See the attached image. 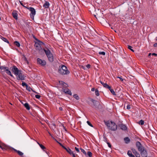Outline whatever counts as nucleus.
<instances>
[{
	"label": "nucleus",
	"instance_id": "4468645a",
	"mask_svg": "<svg viewBox=\"0 0 157 157\" xmlns=\"http://www.w3.org/2000/svg\"><path fill=\"white\" fill-rule=\"evenodd\" d=\"M63 91L66 94H68L70 95H72V93L71 91L69 90L68 89H67L63 88Z\"/></svg>",
	"mask_w": 157,
	"mask_h": 157
},
{
	"label": "nucleus",
	"instance_id": "393cba45",
	"mask_svg": "<svg viewBox=\"0 0 157 157\" xmlns=\"http://www.w3.org/2000/svg\"><path fill=\"white\" fill-rule=\"evenodd\" d=\"M109 89L113 95H116L115 92L114 91L113 89H111V87L110 88H109Z\"/></svg>",
	"mask_w": 157,
	"mask_h": 157
},
{
	"label": "nucleus",
	"instance_id": "13d9d810",
	"mask_svg": "<svg viewBox=\"0 0 157 157\" xmlns=\"http://www.w3.org/2000/svg\"><path fill=\"white\" fill-rule=\"evenodd\" d=\"M71 155H72L73 157H76L75 155L73 153V152H72V153H71Z\"/></svg>",
	"mask_w": 157,
	"mask_h": 157
},
{
	"label": "nucleus",
	"instance_id": "39448f33",
	"mask_svg": "<svg viewBox=\"0 0 157 157\" xmlns=\"http://www.w3.org/2000/svg\"><path fill=\"white\" fill-rule=\"evenodd\" d=\"M45 54L47 56L49 60L52 62L54 60V57L51 51L48 49L45 51Z\"/></svg>",
	"mask_w": 157,
	"mask_h": 157
},
{
	"label": "nucleus",
	"instance_id": "69168bd1",
	"mask_svg": "<svg viewBox=\"0 0 157 157\" xmlns=\"http://www.w3.org/2000/svg\"><path fill=\"white\" fill-rule=\"evenodd\" d=\"M151 53H149V54H148V56L149 57H150V56H151Z\"/></svg>",
	"mask_w": 157,
	"mask_h": 157
},
{
	"label": "nucleus",
	"instance_id": "de8ad7c7",
	"mask_svg": "<svg viewBox=\"0 0 157 157\" xmlns=\"http://www.w3.org/2000/svg\"><path fill=\"white\" fill-rule=\"evenodd\" d=\"M107 143L108 145V147L110 148H111V145L110 144L109 142H107Z\"/></svg>",
	"mask_w": 157,
	"mask_h": 157
},
{
	"label": "nucleus",
	"instance_id": "09e8293b",
	"mask_svg": "<svg viewBox=\"0 0 157 157\" xmlns=\"http://www.w3.org/2000/svg\"><path fill=\"white\" fill-rule=\"evenodd\" d=\"M86 67H87L88 68H90V65L89 64H87L86 65Z\"/></svg>",
	"mask_w": 157,
	"mask_h": 157
},
{
	"label": "nucleus",
	"instance_id": "3c124183",
	"mask_svg": "<svg viewBox=\"0 0 157 157\" xmlns=\"http://www.w3.org/2000/svg\"><path fill=\"white\" fill-rule=\"evenodd\" d=\"M154 47H157V43H155L154 44Z\"/></svg>",
	"mask_w": 157,
	"mask_h": 157
},
{
	"label": "nucleus",
	"instance_id": "72a5a7b5",
	"mask_svg": "<svg viewBox=\"0 0 157 157\" xmlns=\"http://www.w3.org/2000/svg\"><path fill=\"white\" fill-rule=\"evenodd\" d=\"M95 94L97 96H98L99 95V91L97 89H96L95 91Z\"/></svg>",
	"mask_w": 157,
	"mask_h": 157
},
{
	"label": "nucleus",
	"instance_id": "f704fd0d",
	"mask_svg": "<svg viewBox=\"0 0 157 157\" xmlns=\"http://www.w3.org/2000/svg\"><path fill=\"white\" fill-rule=\"evenodd\" d=\"M39 145L40 147L41 148L44 150V149H45L46 148L45 147L43 146V145L41 144H39Z\"/></svg>",
	"mask_w": 157,
	"mask_h": 157
},
{
	"label": "nucleus",
	"instance_id": "c85d7f7f",
	"mask_svg": "<svg viewBox=\"0 0 157 157\" xmlns=\"http://www.w3.org/2000/svg\"><path fill=\"white\" fill-rule=\"evenodd\" d=\"M14 44L17 47H19L20 45V43L17 41H15L14 42Z\"/></svg>",
	"mask_w": 157,
	"mask_h": 157
},
{
	"label": "nucleus",
	"instance_id": "bf43d9fd",
	"mask_svg": "<svg viewBox=\"0 0 157 157\" xmlns=\"http://www.w3.org/2000/svg\"><path fill=\"white\" fill-rule=\"evenodd\" d=\"M95 90V89L94 88H93L91 89V91H94Z\"/></svg>",
	"mask_w": 157,
	"mask_h": 157
},
{
	"label": "nucleus",
	"instance_id": "473e14b6",
	"mask_svg": "<svg viewBox=\"0 0 157 157\" xmlns=\"http://www.w3.org/2000/svg\"><path fill=\"white\" fill-rule=\"evenodd\" d=\"M22 59L24 60L27 64H28L29 63L28 61L27 60V58L24 56L22 57Z\"/></svg>",
	"mask_w": 157,
	"mask_h": 157
},
{
	"label": "nucleus",
	"instance_id": "4be33fe9",
	"mask_svg": "<svg viewBox=\"0 0 157 157\" xmlns=\"http://www.w3.org/2000/svg\"><path fill=\"white\" fill-rule=\"evenodd\" d=\"M127 154L129 157H135V156L132 154V152L130 151H128Z\"/></svg>",
	"mask_w": 157,
	"mask_h": 157
},
{
	"label": "nucleus",
	"instance_id": "2eb2a0df",
	"mask_svg": "<svg viewBox=\"0 0 157 157\" xmlns=\"http://www.w3.org/2000/svg\"><path fill=\"white\" fill-rule=\"evenodd\" d=\"M50 6V3L48 1H45V2L44 4L43 5V7L45 8V9H48V8Z\"/></svg>",
	"mask_w": 157,
	"mask_h": 157
},
{
	"label": "nucleus",
	"instance_id": "a18cd8bd",
	"mask_svg": "<svg viewBox=\"0 0 157 157\" xmlns=\"http://www.w3.org/2000/svg\"><path fill=\"white\" fill-rule=\"evenodd\" d=\"M56 142L61 146L63 148L65 147L61 143L57 141L56 140Z\"/></svg>",
	"mask_w": 157,
	"mask_h": 157
},
{
	"label": "nucleus",
	"instance_id": "6e6d98bb",
	"mask_svg": "<svg viewBox=\"0 0 157 157\" xmlns=\"http://www.w3.org/2000/svg\"><path fill=\"white\" fill-rule=\"evenodd\" d=\"M20 4L23 6V5H24V3H23L22 2H20Z\"/></svg>",
	"mask_w": 157,
	"mask_h": 157
},
{
	"label": "nucleus",
	"instance_id": "0e129e2a",
	"mask_svg": "<svg viewBox=\"0 0 157 157\" xmlns=\"http://www.w3.org/2000/svg\"><path fill=\"white\" fill-rule=\"evenodd\" d=\"M63 128H64V129L65 130V131H67V129H66V128L63 126Z\"/></svg>",
	"mask_w": 157,
	"mask_h": 157
},
{
	"label": "nucleus",
	"instance_id": "864d4df0",
	"mask_svg": "<svg viewBox=\"0 0 157 157\" xmlns=\"http://www.w3.org/2000/svg\"><path fill=\"white\" fill-rule=\"evenodd\" d=\"M119 30H114L115 32L118 33L119 32Z\"/></svg>",
	"mask_w": 157,
	"mask_h": 157
},
{
	"label": "nucleus",
	"instance_id": "5fc2aeb1",
	"mask_svg": "<svg viewBox=\"0 0 157 157\" xmlns=\"http://www.w3.org/2000/svg\"><path fill=\"white\" fill-rule=\"evenodd\" d=\"M100 82H101V83L103 85V86H104V84H105V83H104L103 82H101V81H100Z\"/></svg>",
	"mask_w": 157,
	"mask_h": 157
},
{
	"label": "nucleus",
	"instance_id": "338daca9",
	"mask_svg": "<svg viewBox=\"0 0 157 157\" xmlns=\"http://www.w3.org/2000/svg\"><path fill=\"white\" fill-rule=\"evenodd\" d=\"M31 96L32 97H34V95H33V94H31Z\"/></svg>",
	"mask_w": 157,
	"mask_h": 157
},
{
	"label": "nucleus",
	"instance_id": "f8f14e48",
	"mask_svg": "<svg viewBox=\"0 0 157 157\" xmlns=\"http://www.w3.org/2000/svg\"><path fill=\"white\" fill-rule=\"evenodd\" d=\"M37 62L38 64L42 66H44L46 64V62L44 60H42L39 58L37 59Z\"/></svg>",
	"mask_w": 157,
	"mask_h": 157
},
{
	"label": "nucleus",
	"instance_id": "bb28decb",
	"mask_svg": "<svg viewBox=\"0 0 157 157\" xmlns=\"http://www.w3.org/2000/svg\"><path fill=\"white\" fill-rule=\"evenodd\" d=\"M22 85L23 86H25V87L26 88V89L28 90L29 91V88H28V89L27 88L28 86H27V84H26L24 82H23L22 83Z\"/></svg>",
	"mask_w": 157,
	"mask_h": 157
},
{
	"label": "nucleus",
	"instance_id": "680f3d73",
	"mask_svg": "<svg viewBox=\"0 0 157 157\" xmlns=\"http://www.w3.org/2000/svg\"><path fill=\"white\" fill-rule=\"evenodd\" d=\"M30 89H31L33 92H35V93H37L35 91H34L33 89H32L31 88H30Z\"/></svg>",
	"mask_w": 157,
	"mask_h": 157
},
{
	"label": "nucleus",
	"instance_id": "603ef678",
	"mask_svg": "<svg viewBox=\"0 0 157 157\" xmlns=\"http://www.w3.org/2000/svg\"><path fill=\"white\" fill-rule=\"evenodd\" d=\"M52 125L55 128L56 124L55 123H53L52 124Z\"/></svg>",
	"mask_w": 157,
	"mask_h": 157
},
{
	"label": "nucleus",
	"instance_id": "ea45409f",
	"mask_svg": "<svg viewBox=\"0 0 157 157\" xmlns=\"http://www.w3.org/2000/svg\"><path fill=\"white\" fill-rule=\"evenodd\" d=\"M99 54L103 55H105V52H99Z\"/></svg>",
	"mask_w": 157,
	"mask_h": 157
},
{
	"label": "nucleus",
	"instance_id": "ddd939ff",
	"mask_svg": "<svg viewBox=\"0 0 157 157\" xmlns=\"http://www.w3.org/2000/svg\"><path fill=\"white\" fill-rule=\"evenodd\" d=\"M48 49L47 48H41L37 50L38 51L39 53L42 55L44 54V52L45 53V51L47 50Z\"/></svg>",
	"mask_w": 157,
	"mask_h": 157
},
{
	"label": "nucleus",
	"instance_id": "4d7b16f0",
	"mask_svg": "<svg viewBox=\"0 0 157 157\" xmlns=\"http://www.w3.org/2000/svg\"><path fill=\"white\" fill-rule=\"evenodd\" d=\"M59 109L60 111H62L63 109L62 107H60L59 108Z\"/></svg>",
	"mask_w": 157,
	"mask_h": 157
},
{
	"label": "nucleus",
	"instance_id": "dca6fc26",
	"mask_svg": "<svg viewBox=\"0 0 157 157\" xmlns=\"http://www.w3.org/2000/svg\"><path fill=\"white\" fill-rule=\"evenodd\" d=\"M12 14L14 18L17 20V11L14 10L12 12Z\"/></svg>",
	"mask_w": 157,
	"mask_h": 157
},
{
	"label": "nucleus",
	"instance_id": "2f4dec72",
	"mask_svg": "<svg viewBox=\"0 0 157 157\" xmlns=\"http://www.w3.org/2000/svg\"><path fill=\"white\" fill-rule=\"evenodd\" d=\"M138 124H140L143 125L144 124V121L142 120H140V121H139Z\"/></svg>",
	"mask_w": 157,
	"mask_h": 157
},
{
	"label": "nucleus",
	"instance_id": "b1692460",
	"mask_svg": "<svg viewBox=\"0 0 157 157\" xmlns=\"http://www.w3.org/2000/svg\"><path fill=\"white\" fill-rule=\"evenodd\" d=\"M22 104L24 105V106L27 109L29 110V106L28 103H25L24 104L23 103H22Z\"/></svg>",
	"mask_w": 157,
	"mask_h": 157
},
{
	"label": "nucleus",
	"instance_id": "9b49d317",
	"mask_svg": "<svg viewBox=\"0 0 157 157\" xmlns=\"http://www.w3.org/2000/svg\"><path fill=\"white\" fill-rule=\"evenodd\" d=\"M80 26L81 28H79V29H84L85 28H86V27H87L89 29H90L92 28L91 26L89 24L86 25L85 24L82 23Z\"/></svg>",
	"mask_w": 157,
	"mask_h": 157
},
{
	"label": "nucleus",
	"instance_id": "79ce46f5",
	"mask_svg": "<svg viewBox=\"0 0 157 157\" xmlns=\"http://www.w3.org/2000/svg\"><path fill=\"white\" fill-rule=\"evenodd\" d=\"M117 78H119L120 79V80L121 81V82H123L124 80V79H123L122 78V77L121 76H120V77H119V76H117Z\"/></svg>",
	"mask_w": 157,
	"mask_h": 157
},
{
	"label": "nucleus",
	"instance_id": "e433bc0d",
	"mask_svg": "<svg viewBox=\"0 0 157 157\" xmlns=\"http://www.w3.org/2000/svg\"><path fill=\"white\" fill-rule=\"evenodd\" d=\"M80 149L81 150V151L85 154V155H86V153L85 151L82 148H80Z\"/></svg>",
	"mask_w": 157,
	"mask_h": 157
},
{
	"label": "nucleus",
	"instance_id": "7ed1b4c3",
	"mask_svg": "<svg viewBox=\"0 0 157 157\" xmlns=\"http://www.w3.org/2000/svg\"><path fill=\"white\" fill-rule=\"evenodd\" d=\"M105 125L108 127V128L112 131H115L117 129V125L116 124L112 121H110L111 123L109 121H106L104 120Z\"/></svg>",
	"mask_w": 157,
	"mask_h": 157
},
{
	"label": "nucleus",
	"instance_id": "5701e85b",
	"mask_svg": "<svg viewBox=\"0 0 157 157\" xmlns=\"http://www.w3.org/2000/svg\"><path fill=\"white\" fill-rule=\"evenodd\" d=\"M59 83L60 84H61L63 85L64 86H65L66 87H67L68 86V85L65 82H63L62 81H59Z\"/></svg>",
	"mask_w": 157,
	"mask_h": 157
},
{
	"label": "nucleus",
	"instance_id": "a19ab883",
	"mask_svg": "<svg viewBox=\"0 0 157 157\" xmlns=\"http://www.w3.org/2000/svg\"><path fill=\"white\" fill-rule=\"evenodd\" d=\"M32 36L33 37V38L35 40V41H37V40H38L32 34Z\"/></svg>",
	"mask_w": 157,
	"mask_h": 157
},
{
	"label": "nucleus",
	"instance_id": "6e6552de",
	"mask_svg": "<svg viewBox=\"0 0 157 157\" xmlns=\"http://www.w3.org/2000/svg\"><path fill=\"white\" fill-rule=\"evenodd\" d=\"M30 17L33 20H34V17L36 14V11L33 7H30Z\"/></svg>",
	"mask_w": 157,
	"mask_h": 157
},
{
	"label": "nucleus",
	"instance_id": "f257e3e1",
	"mask_svg": "<svg viewBox=\"0 0 157 157\" xmlns=\"http://www.w3.org/2000/svg\"><path fill=\"white\" fill-rule=\"evenodd\" d=\"M136 145L138 150L140 152L141 156L142 157H147V152L144 149V147L142 146L141 143L139 141H137L136 142Z\"/></svg>",
	"mask_w": 157,
	"mask_h": 157
},
{
	"label": "nucleus",
	"instance_id": "49530a36",
	"mask_svg": "<svg viewBox=\"0 0 157 157\" xmlns=\"http://www.w3.org/2000/svg\"><path fill=\"white\" fill-rule=\"evenodd\" d=\"M75 149L76 150V151L78 152H79V149L78 148H77L76 147H75Z\"/></svg>",
	"mask_w": 157,
	"mask_h": 157
},
{
	"label": "nucleus",
	"instance_id": "a878e982",
	"mask_svg": "<svg viewBox=\"0 0 157 157\" xmlns=\"http://www.w3.org/2000/svg\"><path fill=\"white\" fill-rule=\"evenodd\" d=\"M23 6L25 8L28 10H29V6L28 5V4L25 3H24Z\"/></svg>",
	"mask_w": 157,
	"mask_h": 157
},
{
	"label": "nucleus",
	"instance_id": "a211bd4d",
	"mask_svg": "<svg viewBox=\"0 0 157 157\" xmlns=\"http://www.w3.org/2000/svg\"><path fill=\"white\" fill-rule=\"evenodd\" d=\"M63 148H64V149H65L66 151L68 153L70 154L71 155V153H72V151L71 150L70 148H69V147H68L67 148L66 147H64Z\"/></svg>",
	"mask_w": 157,
	"mask_h": 157
},
{
	"label": "nucleus",
	"instance_id": "c9c22d12",
	"mask_svg": "<svg viewBox=\"0 0 157 157\" xmlns=\"http://www.w3.org/2000/svg\"><path fill=\"white\" fill-rule=\"evenodd\" d=\"M87 155L90 157H91L92 155V153L90 151H88L87 153Z\"/></svg>",
	"mask_w": 157,
	"mask_h": 157
},
{
	"label": "nucleus",
	"instance_id": "58836bf2",
	"mask_svg": "<svg viewBox=\"0 0 157 157\" xmlns=\"http://www.w3.org/2000/svg\"><path fill=\"white\" fill-rule=\"evenodd\" d=\"M87 123L90 126H91V127H93V125H92V124L91 123L90 121H87Z\"/></svg>",
	"mask_w": 157,
	"mask_h": 157
},
{
	"label": "nucleus",
	"instance_id": "c03bdc74",
	"mask_svg": "<svg viewBox=\"0 0 157 157\" xmlns=\"http://www.w3.org/2000/svg\"><path fill=\"white\" fill-rule=\"evenodd\" d=\"M136 157H140V155L139 153L137 152L136 154L135 155Z\"/></svg>",
	"mask_w": 157,
	"mask_h": 157
},
{
	"label": "nucleus",
	"instance_id": "c756f323",
	"mask_svg": "<svg viewBox=\"0 0 157 157\" xmlns=\"http://www.w3.org/2000/svg\"><path fill=\"white\" fill-rule=\"evenodd\" d=\"M131 150L132 151V153L134 155L136 154V153H137V152H138L135 148H132Z\"/></svg>",
	"mask_w": 157,
	"mask_h": 157
},
{
	"label": "nucleus",
	"instance_id": "e2e57ef3",
	"mask_svg": "<svg viewBox=\"0 0 157 157\" xmlns=\"http://www.w3.org/2000/svg\"><path fill=\"white\" fill-rule=\"evenodd\" d=\"M128 17H127V16H126V17H125V18H126V17H127V19L128 18V19H130V18H131V17H128Z\"/></svg>",
	"mask_w": 157,
	"mask_h": 157
},
{
	"label": "nucleus",
	"instance_id": "423d86ee",
	"mask_svg": "<svg viewBox=\"0 0 157 157\" xmlns=\"http://www.w3.org/2000/svg\"><path fill=\"white\" fill-rule=\"evenodd\" d=\"M34 46L37 50L41 48V46L44 45V43L39 40H37V41H34Z\"/></svg>",
	"mask_w": 157,
	"mask_h": 157
},
{
	"label": "nucleus",
	"instance_id": "f03ea898",
	"mask_svg": "<svg viewBox=\"0 0 157 157\" xmlns=\"http://www.w3.org/2000/svg\"><path fill=\"white\" fill-rule=\"evenodd\" d=\"M0 147L3 150L13 149L20 156H22L23 155V153L20 151L17 150L13 148H11L4 144L1 142H0Z\"/></svg>",
	"mask_w": 157,
	"mask_h": 157
},
{
	"label": "nucleus",
	"instance_id": "0eeeda50",
	"mask_svg": "<svg viewBox=\"0 0 157 157\" xmlns=\"http://www.w3.org/2000/svg\"><path fill=\"white\" fill-rule=\"evenodd\" d=\"M0 69L1 70H3L4 71H6V73L9 75H10L12 77L13 76L11 74V71L9 70L8 69V67H5V66H0Z\"/></svg>",
	"mask_w": 157,
	"mask_h": 157
},
{
	"label": "nucleus",
	"instance_id": "774afa93",
	"mask_svg": "<svg viewBox=\"0 0 157 157\" xmlns=\"http://www.w3.org/2000/svg\"><path fill=\"white\" fill-rule=\"evenodd\" d=\"M85 29H89L87 27H86V28H85Z\"/></svg>",
	"mask_w": 157,
	"mask_h": 157
},
{
	"label": "nucleus",
	"instance_id": "20e7f679",
	"mask_svg": "<svg viewBox=\"0 0 157 157\" xmlns=\"http://www.w3.org/2000/svg\"><path fill=\"white\" fill-rule=\"evenodd\" d=\"M58 72L60 74L62 75H67L70 73V71L67 69V67L63 65L59 67Z\"/></svg>",
	"mask_w": 157,
	"mask_h": 157
},
{
	"label": "nucleus",
	"instance_id": "412c9836",
	"mask_svg": "<svg viewBox=\"0 0 157 157\" xmlns=\"http://www.w3.org/2000/svg\"><path fill=\"white\" fill-rule=\"evenodd\" d=\"M0 38L2 39L3 41L4 42L7 43L8 44H9V42L8 40H7V39L6 38H5L1 36L0 35Z\"/></svg>",
	"mask_w": 157,
	"mask_h": 157
},
{
	"label": "nucleus",
	"instance_id": "4c0bfd02",
	"mask_svg": "<svg viewBox=\"0 0 157 157\" xmlns=\"http://www.w3.org/2000/svg\"><path fill=\"white\" fill-rule=\"evenodd\" d=\"M128 48L132 52H134V50L132 48V47L130 45L128 46Z\"/></svg>",
	"mask_w": 157,
	"mask_h": 157
},
{
	"label": "nucleus",
	"instance_id": "37998d69",
	"mask_svg": "<svg viewBox=\"0 0 157 157\" xmlns=\"http://www.w3.org/2000/svg\"><path fill=\"white\" fill-rule=\"evenodd\" d=\"M35 97L37 99H39L41 96L40 95L36 94L35 95Z\"/></svg>",
	"mask_w": 157,
	"mask_h": 157
},
{
	"label": "nucleus",
	"instance_id": "8fccbe9b",
	"mask_svg": "<svg viewBox=\"0 0 157 157\" xmlns=\"http://www.w3.org/2000/svg\"><path fill=\"white\" fill-rule=\"evenodd\" d=\"M127 109H130V105H128L127 106Z\"/></svg>",
	"mask_w": 157,
	"mask_h": 157
},
{
	"label": "nucleus",
	"instance_id": "9d476101",
	"mask_svg": "<svg viewBox=\"0 0 157 157\" xmlns=\"http://www.w3.org/2000/svg\"><path fill=\"white\" fill-rule=\"evenodd\" d=\"M16 76L18 80H23L24 79L25 77L23 75L21 71Z\"/></svg>",
	"mask_w": 157,
	"mask_h": 157
},
{
	"label": "nucleus",
	"instance_id": "aec40b11",
	"mask_svg": "<svg viewBox=\"0 0 157 157\" xmlns=\"http://www.w3.org/2000/svg\"><path fill=\"white\" fill-rule=\"evenodd\" d=\"M91 101L93 103L94 106H96L97 105H98L99 104V102L93 99H91Z\"/></svg>",
	"mask_w": 157,
	"mask_h": 157
},
{
	"label": "nucleus",
	"instance_id": "052dcab7",
	"mask_svg": "<svg viewBox=\"0 0 157 157\" xmlns=\"http://www.w3.org/2000/svg\"><path fill=\"white\" fill-rule=\"evenodd\" d=\"M152 55H154V56H157V54L155 53H153L152 54Z\"/></svg>",
	"mask_w": 157,
	"mask_h": 157
},
{
	"label": "nucleus",
	"instance_id": "cd10ccee",
	"mask_svg": "<svg viewBox=\"0 0 157 157\" xmlns=\"http://www.w3.org/2000/svg\"><path fill=\"white\" fill-rule=\"evenodd\" d=\"M73 96L77 100H78L79 99L78 96L77 94H74Z\"/></svg>",
	"mask_w": 157,
	"mask_h": 157
},
{
	"label": "nucleus",
	"instance_id": "7c9ffc66",
	"mask_svg": "<svg viewBox=\"0 0 157 157\" xmlns=\"http://www.w3.org/2000/svg\"><path fill=\"white\" fill-rule=\"evenodd\" d=\"M104 87L108 89L110 88V86L106 83H105V84H104Z\"/></svg>",
	"mask_w": 157,
	"mask_h": 157
},
{
	"label": "nucleus",
	"instance_id": "f3484780",
	"mask_svg": "<svg viewBox=\"0 0 157 157\" xmlns=\"http://www.w3.org/2000/svg\"><path fill=\"white\" fill-rule=\"evenodd\" d=\"M119 127L121 129L124 130H126L127 128L126 126L125 125L122 124H120Z\"/></svg>",
	"mask_w": 157,
	"mask_h": 157
},
{
	"label": "nucleus",
	"instance_id": "1a4fd4ad",
	"mask_svg": "<svg viewBox=\"0 0 157 157\" xmlns=\"http://www.w3.org/2000/svg\"><path fill=\"white\" fill-rule=\"evenodd\" d=\"M11 71L14 75H16L21 71L15 66H13L11 67Z\"/></svg>",
	"mask_w": 157,
	"mask_h": 157
},
{
	"label": "nucleus",
	"instance_id": "6ab92c4d",
	"mask_svg": "<svg viewBox=\"0 0 157 157\" xmlns=\"http://www.w3.org/2000/svg\"><path fill=\"white\" fill-rule=\"evenodd\" d=\"M124 140L126 144H128L130 142V140L128 137H125L124 139Z\"/></svg>",
	"mask_w": 157,
	"mask_h": 157
}]
</instances>
